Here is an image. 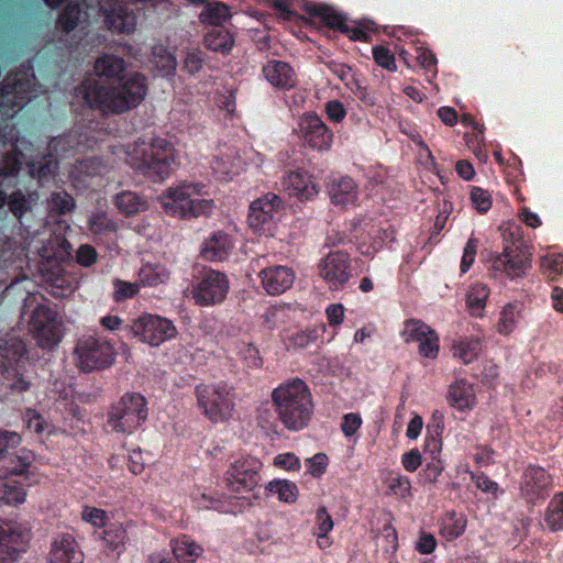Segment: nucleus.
<instances>
[{"instance_id": "nucleus-39", "label": "nucleus", "mask_w": 563, "mask_h": 563, "mask_svg": "<svg viewBox=\"0 0 563 563\" xmlns=\"http://www.w3.org/2000/svg\"><path fill=\"white\" fill-rule=\"evenodd\" d=\"M80 16L81 9L79 3L69 2L63 8L60 13L58 14L56 26L62 32L69 34L78 26Z\"/></svg>"}, {"instance_id": "nucleus-11", "label": "nucleus", "mask_w": 563, "mask_h": 563, "mask_svg": "<svg viewBox=\"0 0 563 563\" xmlns=\"http://www.w3.org/2000/svg\"><path fill=\"white\" fill-rule=\"evenodd\" d=\"M302 143L311 150L328 152L333 143V132L313 111L305 112L295 130Z\"/></svg>"}, {"instance_id": "nucleus-40", "label": "nucleus", "mask_w": 563, "mask_h": 563, "mask_svg": "<svg viewBox=\"0 0 563 563\" xmlns=\"http://www.w3.org/2000/svg\"><path fill=\"white\" fill-rule=\"evenodd\" d=\"M488 296L489 289L485 285L477 283L471 286L466 296V303L472 316L482 317Z\"/></svg>"}, {"instance_id": "nucleus-60", "label": "nucleus", "mask_w": 563, "mask_h": 563, "mask_svg": "<svg viewBox=\"0 0 563 563\" xmlns=\"http://www.w3.org/2000/svg\"><path fill=\"white\" fill-rule=\"evenodd\" d=\"M362 422V418L358 413H345L342 417L341 431L346 438H351L358 431Z\"/></svg>"}, {"instance_id": "nucleus-5", "label": "nucleus", "mask_w": 563, "mask_h": 563, "mask_svg": "<svg viewBox=\"0 0 563 563\" xmlns=\"http://www.w3.org/2000/svg\"><path fill=\"white\" fill-rule=\"evenodd\" d=\"M148 416L147 401L140 393H125L107 412V424L115 433L132 434Z\"/></svg>"}, {"instance_id": "nucleus-9", "label": "nucleus", "mask_w": 563, "mask_h": 563, "mask_svg": "<svg viewBox=\"0 0 563 563\" xmlns=\"http://www.w3.org/2000/svg\"><path fill=\"white\" fill-rule=\"evenodd\" d=\"M27 457L15 456L10 465L0 470L3 478L1 499L8 505L22 504L26 497L25 487L31 485Z\"/></svg>"}, {"instance_id": "nucleus-42", "label": "nucleus", "mask_w": 563, "mask_h": 563, "mask_svg": "<svg viewBox=\"0 0 563 563\" xmlns=\"http://www.w3.org/2000/svg\"><path fill=\"white\" fill-rule=\"evenodd\" d=\"M207 54L200 48H191L184 52L180 70L188 76L199 74L206 64Z\"/></svg>"}, {"instance_id": "nucleus-46", "label": "nucleus", "mask_w": 563, "mask_h": 563, "mask_svg": "<svg viewBox=\"0 0 563 563\" xmlns=\"http://www.w3.org/2000/svg\"><path fill=\"white\" fill-rule=\"evenodd\" d=\"M102 168L103 165L99 157H87L76 162L73 174L84 180L86 177L99 175Z\"/></svg>"}, {"instance_id": "nucleus-29", "label": "nucleus", "mask_w": 563, "mask_h": 563, "mask_svg": "<svg viewBox=\"0 0 563 563\" xmlns=\"http://www.w3.org/2000/svg\"><path fill=\"white\" fill-rule=\"evenodd\" d=\"M117 209L125 217H132L147 209V201L134 191L123 190L112 199Z\"/></svg>"}, {"instance_id": "nucleus-64", "label": "nucleus", "mask_w": 563, "mask_h": 563, "mask_svg": "<svg viewBox=\"0 0 563 563\" xmlns=\"http://www.w3.org/2000/svg\"><path fill=\"white\" fill-rule=\"evenodd\" d=\"M437 548V539L432 533L420 531L415 549L420 554H431Z\"/></svg>"}, {"instance_id": "nucleus-28", "label": "nucleus", "mask_w": 563, "mask_h": 563, "mask_svg": "<svg viewBox=\"0 0 563 563\" xmlns=\"http://www.w3.org/2000/svg\"><path fill=\"white\" fill-rule=\"evenodd\" d=\"M446 398L450 406L460 411L471 409L475 404L473 386L466 379H457L451 384Z\"/></svg>"}, {"instance_id": "nucleus-48", "label": "nucleus", "mask_w": 563, "mask_h": 563, "mask_svg": "<svg viewBox=\"0 0 563 563\" xmlns=\"http://www.w3.org/2000/svg\"><path fill=\"white\" fill-rule=\"evenodd\" d=\"M117 223L106 212H96L89 219V230L96 235L114 233Z\"/></svg>"}, {"instance_id": "nucleus-34", "label": "nucleus", "mask_w": 563, "mask_h": 563, "mask_svg": "<svg viewBox=\"0 0 563 563\" xmlns=\"http://www.w3.org/2000/svg\"><path fill=\"white\" fill-rule=\"evenodd\" d=\"M38 195L36 191L23 192L16 189L8 195L7 206L10 212L18 219L22 220L23 216L31 210L32 203L36 201Z\"/></svg>"}, {"instance_id": "nucleus-37", "label": "nucleus", "mask_w": 563, "mask_h": 563, "mask_svg": "<svg viewBox=\"0 0 563 563\" xmlns=\"http://www.w3.org/2000/svg\"><path fill=\"white\" fill-rule=\"evenodd\" d=\"M544 522L551 532L563 530V493H556L550 500L544 512Z\"/></svg>"}, {"instance_id": "nucleus-38", "label": "nucleus", "mask_w": 563, "mask_h": 563, "mask_svg": "<svg viewBox=\"0 0 563 563\" xmlns=\"http://www.w3.org/2000/svg\"><path fill=\"white\" fill-rule=\"evenodd\" d=\"M229 7L222 2L207 3L200 13V21L213 27H223L222 24L230 19Z\"/></svg>"}, {"instance_id": "nucleus-26", "label": "nucleus", "mask_w": 563, "mask_h": 563, "mask_svg": "<svg viewBox=\"0 0 563 563\" xmlns=\"http://www.w3.org/2000/svg\"><path fill=\"white\" fill-rule=\"evenodd\" d=\"M303 8L311 18L318 19L324 26L340 33L347 22L343 13L327 4L307 3Z\"/></svg>"}, {"instance_id": "nucleus-47", "label": "nucleus", "mask_w": 563, "mask_h": 563, "mask_svg": "<svg viewBox=\"0 0 563 563\" xmlns=\"http://www.w3.org/2000/svg\"><path fill=\"white\" fill-rule=\"evenodd\" d=\"M48 208L52 213L66 214L75 208V200L66 191L53 192L48 199Z\"/></svg>"}, {"instance_id": "nucleus-19", "label": "nucleus", "mask_w": 563, "mask_h": 563, "mask_svg": "<svg viewBox=\"0 0 563 563\" xmlns=\"http://www.w3.org/2000/svg\"><path fill=\"white\" fill-rule=\"evenodd\" d=\"M396 231L387 221L364 223V233L358 239V250L364 256H374L385 244L395 240Z\"/></svg>"}, {"instance_id": "nucleus-2", "label": "nucleus", "mask_w": 563, "mask_h": 563, "mask_svg": "<svg viewBox=\"0 0 563 563\" xmlns=\"http://www.w3.org/2000/svg\"><path fill=\"white\" fill-rule=\"evenodd\" d=\"M272 406L278 421L288 431H300L308 427L314 411L312 394L301 378H292L272 390Z\"/></svg>"}, {"instance_id": "nucleus-27", "label": "nucleus", "mask_w": 563, "mask_h": 563, "mask_svg": "<svg viewBox=\"0 0 563 563\" xmlns=\"http://www.w3.org/2000/svg\"><path fill=\"white\" fill-rule=\"evenodd\" d=\"M329 195L332 203L336 206L354 205L357 199V186L351 177L343 176L332 181Z\"/></svg>"}, {"instance_id": "nucleus-51", "label": "nucleus", "mask_w": 563, "mask_h": 563, "mask_svg": "<svg viewBox=\"0 0 563 563\" xmlns=\"http://www.w3.org/2000/svg\"><path fill=\"white\" fill-rule=\"evenodd\" d=\"M542 269L548 278L556 280L563 275V254H550L542 258Z\"/></svg>"}, {"instance_id": "nucleus-18", "label": "nucleus", "mask_w": 563, "mask_h": 563, "mask_svg": "<svg viewBox=\"0 0 563 563\" xmlns=\"http://www.w3.org/2000/svg\"><path fill=\"white\" fill-rule=\"evenodd\" d=\"M552 479L541 466L528 465L523 471L520 483V495L528 503L537 505L549 496Z\"/></svg>"}, {"instance_id": "nucleus-55", "label": "nucleus", "mask_w": 563, "mask_h": 563, "mask_svg": "<svg viewBox=\"0 0 563 563\" xmlns=\"http://www.w3.org/2000/svg\"><path fill=\"white\" fill-rule=\"evenodd\" d=\"M12 536L0 534V563H13L20 558V550L10 545Z\"/></svg>"}, {"instance_id": "nucleus-22", "label": "nucleus", "mask_w": 563, "mask_h": 563, "mask_svg": "<svg viewBox=\"0 0 563 563\" xmlns=\"http://www.w3.org/2000/svg\"><path fill=\"white\" fill-rule=\"evenodd\" d=\"M260 278L265 291L276 296L284 294L292 286L295 272L288 266L275 265L262 269Z\"/></svg>"}, {"instance_id": "nucleus-53", "label": "nucleus", "mask_w": 563, "mask_h": 563, "mask_svg": "<svg viewBox=\"0 0 563 563\" xmlns=\"http://www.w3.org/2000/svg\"><path fill=\"white\" fill-rule=\"evenodd\" d=\"M478 349V341H460L454 345V356L461 358L465 364H470L477 357Z\"/></svg>"}, {"instance_id": "nucleus-50", "label": "nucleus", "mask_w": 563, "mask_h": 563, "mask_svg": "<svg viewBox=\"0 0 563 563\" xmlns=\"http://www.w3.org/2000/svg\"><path fill=\"white\" fill-rule=\"evenodd\" d=\"M319 338L318 330L314 328H307L305 330H297L287 336V340L295 349H305L311 343H314Z\"/></svg>"}, {"instance_id": "nucleus-25", "label": "nucleus", "mask_w": 563, "mask_h": 563, "mask_svg": "<svg viewBox=\"0 0 563 563\" xmlns=\"http://www.w3.org/2000/svg\"><path fill=\"white\" fill-rule=\"evenodd\" d=\"M104 15L109 30L121 34L134 32L136 24L135 15L124 4H115L110 10H104Z\"/></svg>"}, {"instance_id": "nucleus-21", "label": "nucleus", "mask_w": 563, "mask_h": 563, "mask_svg": "<svg viewBox=\"0 0 563 563\" xmlns=\"http://www.w3.org/2000/svg\"><path fill=\"white\" fill-rule=\"evenodd\" d=\"M283 188L290 197L300 201L313 199L318 191V185L313 177L306 170H290L283 177Z\"/></svg>"}, {"instance_id": "nucleus-56", "label": "nucleus", "mask_w": 563, "mask_h": 563, "mask_svg": "<svg viewBox=\"0 0 563 563\" xmlns=\"http://www.w3.org/2000/svg\"><path fill=\"white\" fill-rule=\"evenodd\" d=\"M29 167L32 177H36L38 180H48L55 175L57 163L52 161L46 163H30Z\"/></svg>"}, {"instance_id": "nucleus-6", "label": "nucleus", "mask_w": 563, "mask_h": 563, "mask_svg": "<svg viewBox=\"0 0 563 563\" xmlns=\"http://www.w3.org/2000/svg\"><path fill=\"white\" fill-rule=\"evenodd\" d=\"M198 408L211 422L227 421L234 411V393L225 383L199 384L195 388Z\"/></svg>"}, {"instance_id": "nucleus-52", "label": "nucleus", "mask_w": 563, "mask_h": 563, "mask_svg": "<svg viewBox=\"0 0 563 563\" xmlns=\"http://www.w3.org/2000/svg\"><path fill=\"white\" fill-rule=\"evenodd\" d=\"M113 286L114 290L112 298L115 302H121L126 299H130L134 297L140 290L139 284L125 282L119 278L114 279Z\"/></svg>"}, {"instance_id": "nucleus-62", "label": "nucleus", "mask_w": 563, "mask_h": 563, "mask_svg": "<svg viewBox=\"0 0 563 563\" xmlns=\"http://www.w3.org/2000/svg\"><path fill=\"white\" fill-rule=\"evenodd\" d=\"M24 419L26 422V428L30 431L36 434L43 433L46 422L40 412H37L35 409L29 408L25 411Z\"/></svg>"}, {"instance_id": "nucleus-14", "label": "nucleus", "mask_w": 563, "mask_h": 563, "mask_svg": "<svg viewBox=\"0 0 563 563\" xmlns=\"http://www.w3.org/2000/svg\"><path fill=\"white\" fill-rule=\"evenodd\" d=\"M263 463L253 456L235 460L225 472V481L234 493L251 492L258 486Z\"/></svg>"}, {"instance_id": "nucleus-30", "label": "nucleus", "mask_w": 563, "mask_h": 563, "mask_svg": "<svg viewBox=\"0 0 563 563\" xmlns=\"http://www.w3.org/2000/svg\"><path fill=\"white\" fill-rule=\"evenodd\" d=\"M152 63L163 77H174L177 68L176 56L163 44L152 48Z\"/></svg>"}, {"instance_id": "nucleus-4", "label": "nucleus", "mask_w": 563, "mask_h": 563, "mask_svg": "<svg viewBox=\"0 0 563 563\" xmlns=\"http://www.w3.org/2000/svg\"><path fill=\"white\" fill-rule=\"evenodd\" d=\"M205 188L200 183H184L176 188H168L161 197L162 207L167 214L180 219L210 217L214 202L201 198Z\"/></svg>"}, {"instance_id": "nucleus-32", "label": "nucleus", "mask_w": 563, "mask_h": 563, "mask_svg": "<svg viewBox=\"0 0 563 563\" xmlns=\"http://www.w3.org/2000/svg\"><path fill=\"white\" fill-rule=\"evenodd\" d=\"M18 141V137L13 142V137H11L10 142L13 145V148L11 152L5 153L2 156V162L0 166V186L4 185V180L8 177L15 178L23 164L24 155L16 146L15 142Z\"/></svg>"}, {"instance_id": "nucleus-58", "label": "nucleus", "mask_w": 563, "mask_h": 563, "mask_svg": "<svg viewBox=\"0 0 563 563\" xmlns=\"http://www.w3.org/2000/svg\"><path fill=\"white\" fill-rule=\"evenodd\" d=\"M82 520L95 527H104L108 521V515L103 509L86 506L81 512Z\"/></svg>"}, {"instance_id": "nucleus-31", "label": "nucleus", "mask_w": 563, "mask_h": 563, "mask_svg": "<svg viewBox=\"0 0 563 563\" xmlns=\"http://www.w3.org/2000/svg\"><path fill=\"white\" fill-rule=\"evenodd\" d=\"M205 46L223 55L229 54L234 45L232 34L224 27H212L208 31L203 38Z\"/></svg>"}, {"instance_id": "nucleus-7", "label": "nucleus", "mask_w": 563, "mask_h": 563, "mask_svg": "<svg viewBox=\"0 0 563 563\" xmlns=\"http://www.w3.org/2000/svg\"><path fill=\"white\" fill-rule=\"evenodd\" d=\"M75 355L78 368L90 373L110 367L115 361L117 353L107 338L88 334L77 340Z\"/></svg>"}, {"instance_id": "nucleus-15", "label": "nucleus", "mask_w": 563, "mask_h": 563, "mask_svg": "<svg viewBox=\"0 0 563 563\" xmlns=\"http://www.w3.org/2000/svg\"><path fill=\"white\" fill-rule=\"evenodd\" d=\"M31 329L37 344L42 349H53L60 341V323L57 313L46 305H38L30 321Z\"/></svg>"}, {"instance_id": "nucleus-12", "label": "nucleus", "mask_w": 563, "mask_h": 563, "mask_svg": "<svg viewBox=\"0 0 563 563\" xmlns=\"http://www.w3.org/2000/svg\"><path fill=\"white\" fill-rule=\"evenodd\" d=\"M282 199L273 192L254 200L250 206L249 225L258 234L273 235L277 224V213Z\"/></svg>"}, {"instance_id": "nucleus-44", "label": "nucleus", "mask_w": 563, "mask_h": 563, "mask_svg": "<svg viewBox=\"0 0 563 563\" xmlns=\"http://www.w3.org/2000/svg\"><path fill=\"white\" fill-rule=\"evenodd\" d=\"M126 540V531L120 525H110L103 531L102 541L107 549L114 552H121L124 550Z\"/></svg>"}, {"instance_id": "nucleus-3", "label": "nucleus", "mask_w": 563, "mask_h": 563, "mask_svg": "<svg viewBox=\"0 0 563 563\" xmlns=\"http://www.w3.org/2000/svg\"><path fill=\"white\" fill-rule=\"evenodd\" d=\"M126 163L151 181L161 183L175 170L176 152L169 141L155 137L151 142H136L126 152Z\"/></svg>"}, {"instance_id": "nucleus-61", "label": "nucleus", "mask_w": 563, "mask_h": 563, "mask_svg": "<svg viewBox=\"0 0 563 563\" xmlns=\"http://www.w3.org/2000/svg\"><path fill=\"white\" fill-rule=\"evenodd\" d=\"M443 470L444 465L440 457L431 459V462L427 463L422 470L421 477L426 483L434 484Z\"/></svg>"}, {"instance_id": "nucleus-1", "label": "nucleus", "mask_w": 563, "mask_h": 563, "mask_svg": "<svg viewBox=\"0 0 563 563\" xmlns=\"http://www.w3.org/2000/svg\"><path fill=\"white\" fill-rule=\"evenodd\" d=\"M125 60L113 54H104L95 62L98 77L114 86H102L93 79H85L78 92L91 109L121 114L136 108L146 97V77L140 73L125 75Z\"/></svg>"}, {"instance_id": "nucleus-63", "label": "nucleus", "mask_w": 563, "mask_h": 563, "mask_svg": "<svg viewBox=\"0 0 563 563\" xmlns=\"http://www.w3.org/2000/svg\"><path fill=\"white\" fill-rule=\"evenodd\" d=\"M97 251L90 244H82L76 253V261L80 266L90 267L97 262Z\"/></svg>"}, {"instance_id": "nucleus-23", "label": "nucleus", "mask_w": 563, "mask_h": 563, "mask_svg": "<svg viewBox=\"0 0 563 563\" xmlns=\"http://www.w3.org/2000/svg\"><path fill=\"white\" fill-rule=\"evenodd\" d=\"M233 247L231 235L223 231H217L205 240L200 255L206 261L222 262L229 257Z\"/></svg>"}, {"instance_id": "nucleus-49", "label": "nucleus", "mask_w": 563, "mask_h": 563, "mask_svg": "<svg viewBox=\"0 0 563 563\" xmlns=\"http://www.w3.org/2000/svg\"><path fill=\"white\" fill-rule=\"evenodd\" d=\"M470 199L472 206L482 214L487 213L493 205V198L489 191L477 186L471 188Z\"/></svg>"}, {"instance_id": "nucleus-35", "label": "nucleus", "mask_w": 563, "mask_h": 563, "mask_svg": "<svg viewBox=\"0 0 563 563\" xmlns=\"http://www.w3.org/2000/svg\"><path fill=\"white\" fill-rule=\"evenodd\" d=\"M521 318L522 303L518 301L507 303L500 311L497 332L503 335H509L517 328Z\"/></svg>"}, {"instance_id": "nucleus-41", "label": "nucleus", "mask_w": 563, "mask_h": 563, "mask_svg": "<svg viewBox=\"0 0 563 563\" xmlns=\"http://www.w3.org/2000/svg\"><path fill=\"white\" fill-rule=\"evenodd\" d=\"M169 278V273L162 266L144 264L139 272L140 285L144 287H155L165 283Z\"/></svg>"}, {"instance_id": "nucleus-10", "label": "nucleus", "mask_w": 563, "mask_h": 563, "mask_svg": "<svg viewBox=\"0 0 563 563\" xmlns=\"http://www.w3.org/2000/svg\"><path fill=\"white\" fill-rule=\"evenodd\" d=\"M230 283L224 273L205 269L192 287V299L200 307L220 305L227 298Z\"/></svg>"}, {"instance_id": "nucleus-13", "label": "nucleus", "mask_w": 563, "mask_h": 563, "mask_svg": "<svg viewBox=\"0 0 563 563\" xmlns=\"http://www.w3.org/2000/svg\"><path fill=\"white\" fill-rule=\"evenodd\" d=\"M489 262L495 272L505 273L511 279L519 278L531 268V252L527 246L511 243L503 253L492 254Z\"/></svg>"}, {"instance_id": "nucleus-54", "label": "nucleus", "mask_w": 563, "mask_h": 563, "mask_svg": "<svg viewBox=\"0 0 563 563\" xmlns=\"http://www.w3.org/2000/svg\"><path fill=\"white\" fill-rule=\"evenodd\" d=\"M373 58L375 63L384 69L395 71L397 69L396 59L389 48L377 45L373 47Z\"/></svg>"}, {"instance_id": "nucleus-24", "label": "nucleus", "mask_w": 563, "mask_h": 563, "mask_svg": "<svg viewBox=\"0 0 563 563\" xmlns=\"http://www.w3.org/2000/svg\"><path fill=\"white\" fill-rule=\"evenodd\" d=\"M263 74L267 81L276 88L290 89L296 84L292 67L283 60H269L263 66Z\"/></svg>"}, {"instance_id": "nucleus-59", "label": "nucleus", "mask_w": 563, "mask_h": 563, "mask_svg": "<svg viewBox=\"0 0 563 563\" xmlns=\"http://www.w3.org/2000/svg\"><path fill=\"white\" fill-rule=\"evenodd\" d=\"M308 472L313 477L322 476L328 467V456L324 453H317L312 457L306 460Z\"/></svg>"}, {"instance_id": "nucleus-16", "label": "nucleus", "mask_w": 563, "mask_h": 563, "mask_svg": "<svg viewBox=\"0 0 563 563\" xmlns=\"http://www.w3.org/2000/svg\"><path fill=\"white\" fill-rule=\"evenodd\" d=\"M318 269L330 289H342L352 276L351 256L341 250L330 251L320 261Z\"/></svg>"}, {"instance_id": "nucleus-17", "label": "nucleus", "mask_w": 563, "mask_h": 563, "mask_svg": "<svg viewBox=\"0 0 563 563\" xmlns=\"http://www.w3.org/2000/svg\"><path fill=\"white\" fill-rule=\"evenodd\" d=\"M401 336L405 342H417L421 356L434 360L440 352V338L427 323L418 319H409L404 323Z\"/></svg>"}, {"instance_id": "nucleus-43", "label": "nucleus", "mask_w": 563, "mask_h": 563, "mask_svg": "<svg viewBox=\"0 0 563 563\" xmlns=\"http://www.w3.org/2000/svg\"><path fill=\"white\" fill-rule=\"evenodd\" d=\"M384 482L387 484L388 495H394L401 499L411 495V482L409 477L400 473L389 472Z\"/></svg>"}, {"instance_id": "nucleus-8", "label": "nucleus", "mask_w": 563, "mask_h": 563, "mask_svg": "<svg viewBox=\"0 0 563 563\" xmlns=\"http://www.w3.org/2000/svg\"><path fill=\"white\" fill-rule=\"evenodd\" d=\"M124 330L151 346H158L177 334V329L169 319L150 313L135 319Z\"/></svg>"}, {"instance_id": "nucleus-45", "label": "nucleus", "mask_w": 563, "mask_h": 563, "mask_svg": "<svg viewBox=\"0 0 563 563\" xmlns=\"http://www.w3.org/2000/svg\"><path fill=\"white\" fill-rule=\"evenodd\" d=\"M266 489L272 494H277L279 500L289 504L295 503L298 496L296 484L286 479H274L268 483Z\"/></svg>"}, {"instance_id": "nucleus-33", "label": "nucleus", "mask_w": 563, "mask_h": 563, "mask_svg": "<svg viewBox=\"0 0 563 563\" xmlns=\"http://www.w3.org/2000/svg\"><path fill=\"white\" fill-rule=\"evenodd\" d=\"M466 523L467 520L463 514L449 511L441 521L440 534L446 541H453L464 533Z\"/></svg>"}, {"instance_id": "nucleus-20", "label": "nucleus", "mask_w": 563, "mask_h": 563, "mask_svg": "<svg viewBox=\"0 0 563 563\" xmlns=\"http://www.w3.org/2000/svg\"><path fill=\"white\" fill-rule=\"evenodd\" d=\"M46 561L47 563H84L85 554L73 533L58 532L52 537Z\"/></svg>"}, {"instance_id": "nucleus-36", "label": "nucleus", "mask_w": 563, "mask_h": 563, "mask_svg": "<svg viewBox=\"0 0 563 563\" xmlns=\"http://www.w3.org/2000/svg\"><path fill=\"white\" fill-rule=\"evenodd\" d=\"M202 551V547L188 536L177 538L173 543V553L175 558L188 563L194 562L198 556H200Z\"/></svg>"}, {"instance_id": "nucleus-57", "label": "nucleus", "mask_w": 563, "mask_h": 563, "mask_svg": "<svg viewBox=\"0 0 563 563\" xmlns=\"http://www.w3.org/2000/svg\"><path fill=\"white\" fill-rule=\"evenodd\" d=\"M477 246L478 240L474 236H471L466 242L461 260L460 269L463 274L467 273L473 265L477 253Z\"/></svg>"}]
</instances>
